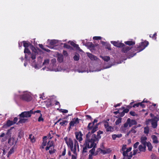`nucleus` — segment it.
I'll return each instance as SVG.
<instances>
[{"label": "nucleus", "instance_id": "nucleus-1", "mask_svg": "<svg viewBox=\"0 0 159 159\" xmlns=\"http://www.w3.org/2000/svg\"><path fill=\"white\" fill-rule=\"evenodd\" d=\"M91 143H92V142L90 141L89 140H85V142L83 145V150L82 151L83 153L87 152L88 149H90L93 148L89 151L90 154L94 155L95 156L97 154V153L96 154H95V148H96L97 145L96 143H94L93 145H92V146L91 148Z\"/></svg>", "mask_w": 159, "mask_h": 159}, {"label": "nucleus", "instance_id": "nucleus-2", "mask_svg": "<svg viewBox=\"0 0 159 159\" xmlns=\"http://www.w3.org/2000/svg\"><path fill=\"white\" fill-rule=\"evenodd\" d=\"M88 134L86 135V140H89L90 141L92 142L91 148L92 146L94 143L97 141H98V140L101 139V136L100 134L103 133V131L101 130H99L97 132V135L94 134H92L91 132V130L89 131Z\"/></svg>", "mask_w": 159, "mask_h": 159}, {"label": "nucleus", "instance_id": "nucleus-3", "mask_svg": "<svg viewBox=\"0 0 159 159\" xmlns=\"http://www.w3.org/2000/svg\"><path fill=\"white\" fill-rule=\"evenodd\" d=\"M98 121V120L97 119H95L92 123L90 122L88 124L87 126L88 129L89 131L91 130V132L92 134L94 133L98 129V126L99 124H96L94 125L95 123L97 122Z\"/></svg>", "mask_w": 159, "mask_h": 159}, {"label": "nucleus", "instance_id": "nucleus-4", "mask_svg": "<svg viewBox=\"0 0 159 159\" xmlns=\"http://www.w3.org/2000/svg\"><path fill=\"white\" fill-rule=\"evenodd\" d=\"M122 47V52L126 53L129 51L128 54L129 58H130L136 55V53H134L135 52H134V49L133 48H130L129 47H125V46Z\"/></svg>", "mask_w": 159, "mask_h": 159}, {"label": "nucleus", "instance_id": "nucleus-5", "mask_svg": "<svg viewBox=\"0 0 159 159\" xmlns=\"http://www.w3.org/2000/svg\"><path fill=\"white\" fill-rule=\"evenodd\" d=\"M148 44L149 42L147 41H145L143 42H141L138 45H137V47H134V48H133L134 49V52L137 51V52H139L144 49Z\"/></svg>", "mask_w": 159, "mask_h": 159}, {"label": "nucleus", "instance_id": "nucleus-6", "mask_svg": "<svg viewBox=\"0 0 159 159\" xmlns=\"http://www.w3.org/2000/svg\"><path fill=\"white\" fill-rule=\"evenodd\" d=\"M13 128V127H11L10 129L7 130V133L6 134H5L4 133H2L0 135V137H3L1 140V142H4L7 139H9V138H11V131L12 129Z\"/></svg>", "mask_w": 159, "mask_h": 159}, {"label": "nucleus", "instance_id": "nucleus-7", "mask_svg": "<svg viewBox=\"0 0 159 159\" xmlns=\"http://www.w3.org/2000/svg\"><path fill=\"white\" fill-rule=\"evenodd\" d=\"M20 98L22 100L27 102H29L31 100L32 98L30 95L28 93H25L20 96Z\"/></svg>", "mask_w": 159, "mask_h": 159}, {"label": "nucleus", "instance_id": "nucleus-8", "mask_svg": "<svg viewBox=\"0 0 159 159\" xmlns=\"http://www.w3.org/2000/svg\"><path fill=\"white\" fill-rule=\"evenodd\" d=\"M79 119L78 118H74V119H72V120L69 123V126L67 129L70 131L72 127L75 126L76 125L79 123Z\"/></svg>", "mask_w": 159, "mask_h": 159}, {"label": "nucleus", "instance_id": "nucleus-9", "mask_svg": "<svg viewBox=\"0 0 159 159\" xmlns=\"http://www.w3.org/2000/svg\"><path fill=\"white\" fill-rule=\"evenodd\" d=\"M33 114V111L32 110L29 111H25L22 112L19 115V116L20 118L29 117H30L31 115Z\"/></svg>", "mask_w": 159, "mask_h": 159}, {"label": "nucleus", "instance_id": "nucleus-10", "mask_svg": "<svg viewBox=\"0 0 159 159\" xmlns=\"http://www.w3.org/2000/svg\"><path fill=\"white\" fill-rule=\"evenodd\" d=\"M105 128L106 129L107 132H113L114 130V128L112 126L109 125V123L107 122H105L104 123Z\"/></svg>", "mask_w": 159, "mask_h": 159}, {"label": "nucleus", "instance_id": "nucleus-11", "mask_svg": "<svg viewBox=\"0 0 159 159\" xmlns=\"http://www.w3.org/2000/svg\"><path fill=\"white\" fill-rule=\"evenodd\" d=\"M111 43L115 46L118 48L123 47L125 46V45L124 43H119L118 42L111 41Z\"/></svg>", "mask_w": 159, "mask_h": 159}, {"label": "nucleus", "instance_id": "nucleus-12", "mask_svg": "<svg viewBox=\"0 0 159 159\" xmlns=\"http://www.w3.org/2000/svg\"><path fill=\"white\" fill-rule=\"evenodd\" d=\"M75 134L76 138L77 140H78L80 142L83 139L82 137L83 134L81 131L75 132Z\"/></svg>", "mask_w": 159, "mask_h": 159}, {"label": "nucleus", "instance_id": "nucleus-13", "mask_svg": "<svg viewBox=\"0 0 159 159\" xmlns=\"http://www.w3.org/2000/svg\"><path fill=\"white\" fill-rule=\"evenodd\" d=\"M54 147L53 142L52 141H49L47 144V146L45 148V149L47 151L50 149L51 148Z\"/></svg>", "mask_w": 159, "mask_h": 159}, {"label": "nucleus", "instance_id": "nucleus-14", "mask_svg": "<svg viewBox=\"0 0 159 159\" xmlns=\"http://www.w3.org/2000/svg\"><path fill=\"white\" fill-rule=\"evenodd\" d=\"M8 143L10 146H12L16 143V142L15 141V139L13 138H9L8 139Z\"/></svg>", "mask_w": 159, "mask_h": 159}, {"label": "nucleus", "instance_id": "nucleus-15", "mask_svg": "<svg viewBox=\"0 0 159 159\" xmlns=\"http://www.w3.org/2000/svg\"><path fill=\"white\" fill-rule=\"evenodd\" d=\"M151 120L152 122L151 124L152 127L153 128H156L157 126V121L154 119H151Z\"/></svg>", "mask_w": 159, "mask_h": 159}, {"label": "nucleus", "instance_id": "nucleus-16", "mask_svg": "<svg viewBox=\"0 0 159 159\" xmlns=\"http://www.w3.org/2000/svg\"><path fill=\"white\" fill-rule=\"evenodd\" d=\"M147 138L146 137H142L141 138V142L143 145H146L147 143L146 142Z\"/></svg>", "mask_w": 159, "mask_h": 159}, {"label": "nucleus", "instance_id": "nucleus-17", "mask_svg": "<svg viewBox=\"0 0 159 159\" xmlns=\"http://www.w3.org/2000/svg\"><path fill=\"white\" fill-rule=\"evenodd\" d=\"M122 136V134H114L112 135V138L113 140H116V138H120Z\"/></svg>", "mask_w": 159, "mask_h": 159}, {"label": "nucleus", "instance_id": "nucleus-18", "mask_svg": "<svg viewBox=\"0 0 159 159\" xmlns=\"http://www.w3.org/2000/svg\"><path fill=\"white\" fill-rule=\"evenodd\" d=\"M151 138L152 139L153 143L155 144H157L158 143L157 137L155 135H152Z\"/></svg>", "mask_w": 159, "mask_h": 159}, {"label": "nucleus", "instance_id": "nucleus-19", "mask_svg": "<svg viewBox=\"0 0 159 159\" xmlns=\"http://www.w3.org/2000/svg\"><path fill=\"white\" fill-rule=\"evenodd\" d=\"M146 145H143V146L142 145H139V150L140 152H144L146 151Z\"/></svg>", "mask_w": 159, "mask_h": 159}, {"label": "nucleus", "instance_id": "nucleus-20", "mask_svg": "<svg viewBox=\"0 0 159 159\" xmlns=\"http://www.w3.org/2000/svg\"><path fill=\"white\" fill-rule=\"evenodd\" d=\"M67 144L68 146L70 147V148H72V147H73V143L72 139H69L68 142V143L67 142Z\"/></svg>", "mask_w": 159, "mask_h": 159}, {"label": "nucleus", "instance_id": "nucleus-21", "mask_svg": "<svg viewBox=\"0 0 159 159\" xmlns=\"http://www.w3.org/2000/svg\"><path fill=\"white\" fill-rule=\"evenodd\" d=\"M129 127H131L134 125H136L137 124V122L134 120H131L129 123Z\"/></svg>", "mask_w": 159, "mask_h": 159}, {"label": "nucleus", "instance_id": "nucleus-22", "mask_svg": "<svg viewBox=\"0 0 159 159\" xmlns=\"http://www.w3.org/2000/svg\"><path fill=\"white\" fill-rule=\"evenodd\" d=\"M125 43L129 46H131L134 45L135 44V42L134 41H127L125 42Z\"/></svg>", "mask_w": 159, "mask_h": 159}, {"label": "nucleus", "instance_id": "nucleus-23", "mask_svg": "<svg viewBox=\"0 0 159 159\" xmlns=\"http://www.w3.org/2000/svg\"><path fill=\"white\" fill-rule=\"evenodd\" d=\"M68 121L67 120H62L61 122L60 123V125L61 126H65L67 125Z\"/></svg>", "mask_w": 159, "mask_h": 159}, {"label": "nucleus", "instance_id": "nucleus-24", "mask_svg": "<svg viewBox=\"0 0 159 159\" xmlns=\"http://www.w3.org/2000/svg\"><path fill=\"white\" fill-rule=\"evenodd\" d=\"M57 43V41L56 40H52L50 41L49 43L50 45L51 46H56Z\"/></svg>", "mask_w": 159, "mask_h": 159}, {"label": "nucleus", "instance_id": "nucleus-25", "mask_svg": "<svg viewBox=\"0 0 159 159\" xmlns=\"http://www.w3.org/2000/svg\"><path fill=\"white\" fill-rule=\"evenodd\" d=\"M146 145L148 147V150L150 151H152V146L151 143L150 142H148L147 143Z\"/></svg>", "mask_w": 159, "mask_h": 159}, {"label": "nucleus", "instance_id": "nucleus-26", "mask_svg": "<svg viewBox=\"0 0 159 159\" xmlns=\"http://www.w3.org/2000/svg\"><path fill=\"white\" fill-rule=\"evenodd\" d=\"M88 56L89 57L91 60H95L97 58V57L93 55L92 54L89 53L88 55Z\"/></svg>", "mask_w": 159, "mask_h": 159}, {"label": "nucleus", "instance_id": "nucleus-27", "mask_svg": "<svg viewBox=\"0 0 159 159\" xmlns=\"http://www.w3.org/2000/svg\"><path fill=\"white\" fill-rule=\"evenodd\" d=\"M22 42L23 44V46L25 48H28L30 45V43L26 42L25 41H23Z\"/></svg>", "mask_w": 159, "mask_h": 159}, {"label": "nucleus", "instance_id": "nucleus-28", "mask_svg": "<svg viewBox=\"0 0 159 159\" xmlns=\"http://www.w3.org/2000/svg\"><path fill=\"white\" fill-rule=\"evenodd\" d=\"M13 124H14L13 123V121H11L9 120H7L6 125L8 127L10 126Z\"/></svg>", "mask_w": 159, "mask_h": 159}, {"label": "nucleus", "instance_id": "nucleus-29", "mask_svg": "<svg viewBox=\"0 0 159 159\" xmlns=\"http://www.w3.org/2000/svg\"><path fill=\"white\" fill-rule=\"evenodd\" d=\"M54 148V147H52L50 148V150H49V152L50 154H52L55 152L56 150Z\"/></svg>", "mask_w": 159, "mask_h": 159}, {"label": "nucleus", "instance_id": "nucleus-30", "mask_svg": "<svg viewBox=\"0 0 159 159\" xmlns=\"http://www.w3.org/2000/svg\"><path fill=\"white\" fill-rule=\"evenodd\" d=\"M29 138L30 139V141L32 143H34L35 142L34 136H33L32 134L29 135Z\"/></svg>", "mask_w": 159, "mask_h": 159}, {"label": "nucleus", "instance_id": "nucleus-31", "mask_svg": "<svg viewBox=\"0 0 159 159\" xmlns=\"http://www.w3.org/2000/svg\"><path fill=\"white\" fill-rule=\"evenodd\" d=\"M130 121V118H128L125 123L124 125V126L125 128L127 127L128 125H129V123Z\"/></svg>", "mask_w": 159, "mask_h": 159}, {"label": "nucleus", "instance_id": "nucleus-32", "mask_svg": "<svg viewBox=\"0 0 159 159\" xmlns=\"http://www.w3.org/2000/svg\"><path fill=\"white\" fill-rule=\"evenodd\" d=\"M102 58L104 61L107 62L110 60V57L109 56L102 57Z\"/></svg>", "mask_w": 159, "mask_h": 159}, {"label": "nucleus", "instance_id": "nucleus-33", "mask_svg": "<svg viewBox=\"0 0 159 159\" xmlns=\"http://www.w3.org/2000/svg\"><path fill=\"white\" fill-rule=\"evenodd\" d=\"M63 57L62 55H60L58 56L57 60L60 62H62L63 60Z\"/></svg>", "mask_w": 159, "mask_h": 159}, {"label": "nucleus", "instance_id": "nucleus-34", "mask_svg": "<svg viewBox=\"0 0 159 159\" xmlns=\"http://www.w3.org/2000/svg\"><path fill=\"white\" fill-rule=\"evenodd\" d=\"M149 132V128L148 127H146L144 128V133L145 134H148Z\"/></svg>", "mask_w": 159, "mask_h": 159}, {"label": "nucleus", "instance_id": "nucleus-35", "mask_svg": "<svg viewBox=\"0 0 159 159\" xmlns=\"http://www.w3.org/2000/svg\"><path fill=\"white\" fill-rule=\"evenodd\" d=\"M47 137L46 136H44L43 137V142H42V145H43V146H45L47 144V141L45 139H46Z\"/></svg>", "mask_w": 159, "mask_h": 159}, {"label": "nucleus", "instance_id": "nucleus-36", "mask_svg": "<svg viewBox=\"0 0 159 159\" xmlns=\"http://www.w3.org/2000/svg\"><path fill=\"white\" fill-rule=\"evenodd\" d=\"M64 48L70 49H72L73 48L72 47L66 43H64Z\"/></svg>", "mask_w": 159, "mask_h": 159}, {"label": "nucleus", "instance_id": "nucleus-37", "mask_svg": "<svg viewBox=\"0 0 159 159\" xmlns=\"http://www.w3.org/2000/svg\"><path fill=\"white\" fill-rule=\"evenodd\" d=\"M27 120V119H20L19 121L18 124L25 123Z\"/></svg>", "mask_w": 159, "mask_h": 159}, {"label": "nucleus", "instance_id": "nucleus-38", "mask_svg": "<svg viewBox=\"0 0 159 159\" xmlns=\"http://www.w3.org/2000/svg\"><path fill=\"white\" fill-rule=\"evenodd\" d=\"M24 52L25 53H27L28 55H30L31 52L30 51L28 48H25L24 50Z\"/></svg>", "mask_w": 159, "mask_h": 159}, {"label": "nucleus", "instance_id": "nucleus-39", "mask_svg": "<svg viewBox=\"0 0 159 159\" xmlns=\"http://www.w3.org/2000/svg\"><path fill=\"white\" fill-rule=\"evenodd\" d=\"M122 118L120 117L115 122V124L116 125H119L121 122Z\"/></svg>", "mask_w": 159, "mask_h": 159}, {"label": "nucleus", "instance_id": "nucleus-40", "mask_svg": "<svg viewBox=\"0 0 159 159\" xmlns=\"http://www.w3.org/2000/svg\"><path fill=\"white\" fill-rule=\"evenodd\" d=\"M71 151L73 152V153L75 155H77V153L76 152V148L74 147L73 148V147H72V148H70Z\"/></svg>", "mask_w": 159, "mask_h": 159}, {"label": "nucleus", "instance_id": "nucleus-41", "mask_svg": "<svg viewBox=\"0 0 159 159\" xmlns=\"http://www.w3.org/2000/svg\"><path fill=\"white\" fill-rule=\"evenodd\" d=\"M49 60L48 59H45L43 63V65H46L48 64Z\"/></svg>", "mask_w": 159, "mask_h": 159}, {"label": "nucleus", "instance_id": "nucleus-42", "mask_svg": "<svg viewBox=\"0 0 159 159\" xmlns=\"http://www.w3.org/2000/svg\"><path fill=\"white\" fill-rule=\"evenodd\" d=\"M31 49L34 53H38V52L35 48L33 45H32Z\"/></svg>", "mask_w": 159, "mask_h": 159}, {"label": "nucleus", "instance_id": "nucleus-43", "mask_svg": "<svg viewBox=\"0 0 159 159\" xmlns=\"http://www.w3.org/2000/svg\"><path fill=\"white\" fill-rule=\"evenodd\" d=\"M157 33H155L152 36L151 34L150 35L149 37L150 38H152L153 39L156 40L157 39Z\"/></svg>", "mask_w": 159, "mask_h": 159}, {"label": "nucleus", "instance_id": "nucleus-44", "mask_svg": "<svg viewBox=\"0 0 159 159\" xmlns=\"http://www.w3.org/2000/svg\"><path fill=\"white\" fill-rule=\"evenodd\" d=\"M46 106L47 107L49 108L50 107L52 106V102L51 101H49L47 103Z\"/></svg>", "mask_w": 159, "mask_h": 159}, {"label": "nucleus", "instance_id": "nucleus-45", "mask_svg": "<svg viewBox=\"0 0 159 159\" xmlns=\"http://www.w3.org/2000/svg\"><path fill=\"white\" fill-rule=\"evenodd\" d=\"M89 47L90 49H93L95 47V46L94 44L91 43H90Z\"/></svg>", "mask_w": 159, "mask_h": 159}, {"label": "nucleus", "instance_id": "nucleus-46", "mask_svg": "<svg viewBox=\"0 0 159 159\" xmlns=\"http://www.w3.org/2000/svg\"><path fill=\"white\" fill-rule=\"evenodd\" d=\"M126 145H123L122 146V148L120 150V152H122V151L123 152L126 149Z\"/></svg>", "mask_w": 159, "mask_h": 159}, {"label": "nucleus", "instance_id": "nucleus-47", "mask_svg": "<svg viewBox=\"0 0 159 159\" xmlns=\"http://www.w3.org/2000/svg\"><path fill=\"white\" fill-rule=\"evenodd\" d=\"M79 57L80 56L79 55H75L74 57L73 58L75 61H78L79 60Z\"/></svg>", "mask_w": 159, "mask_h": 159}, {"label": "nucleus", "instance_id": "nucleus-48", "mask_svg": "<svg viewBox=\"0 0 159 159\" xmlns=\"http://www.w3.org/2000/svg\"><path fill=\"white\" fill-rule=\"evenodd\" d=\"M128 152H127L126 150V151H124L123 152L122 154L123 155L124 157H128Z\"/></svg>", "mask_w": 159, "mask_h": 159}, {"label": "nucleus", "instance_id": "nucleus-49", "mask_svg": "<svg viewBox=\"0 0 159 159\" xmlns=\"http://www.w3.org/2000/svg\"><path fill=\"white\" fill-rule=\"evenodd\" d=\"M122 109H123V111L125 113H127L129 111V109L128 108L125 109L124 107H121Z\"/></svg>", "mask_w": 159, "mask_h": 159}, {"label": "nucleus", "instance_id": "nucleus-50", "mask_svg": "<svg viewBox=\"0 0 159 159\" xmlns=\"http://www.w3.org/2000/svg\"><path fill=\"white\" fill-rule=\"evenodd\" d=\"M66 148H64L63 149V151L62 152V154L61 155H60V157H61V156H64L65 155L66 153Z\"/></svg>", "mask_w": 159, "mask_h": 159}, {"label": "nucleus", "instance_id": "nucleus-51", "mask_svg": "<svg viewBox=\"0 0 159 159\" xmlns=\"http://www.w3.org/2000/svg\"><path fill=\"white\" fill-rule=\"evenodd\" d=\"M39 46L40 48L45 51H46L48 52L50 51V50L48 49V51H47L46 49L43 48V46L42 44H39Z\"/></svg>", "mask_w": 159, "mask_h": 159}, {"label": "nucleus", "instance_id": "nucleus-52", "mask_svg": "<svg viewBox=\"0 0 159 159\" xmlns=\"http://www.w3.org/2000/svg\"><path fill=\"white\" fill-rule=\"evenodd\" d=\"M74 48H75L77 49V50H79L80 51H82V50L79 47V45L78 44H76L75 45V46L74 47Z\"/></svg>", "mask_w": 159, "mask_h": 159}, {"label": "nucleus", "instance_id": "nucleus-53", "mask_svg": "<svg viewBox=\"0 0 159 159\" xmlns=\"http://www.w3.org/2000/svg\"><path fill=\"white\" fill-rule=\"evenodd\" d=\"M42 114L40 113V116H39L38 119V121L39 122H40L41 121H43L44 120L43 119L42 117Z\"/></svg>", "mask_w": 159, "mask_h": 159}, {"label": "nucleus", "instance_id": "nucleus-54", "mask_svg": "<svg viewBox=\"0 0 159 159\" xmlns=\"http://www.w3.org/2000/svg\"><path fill=\"white\" fill-rule=\"evenodd\" d=\"M37 53H32L31 54V58L32 60H34L36 58V55Z\"/></svg>", "mask_w": 159, "mask_h": 159}, {"label": "nucleus", "instance_id": "nucleus-55", "mask_svg": "<svg viewBox=\"0 0 159 159\" xmlns=\"http://www.w3.org/2000/svg\"><path fill=\"white\" fill-rule=\"evenodd\" d=\"M130 114L133 116H137V114L135 113V112L133 111H130L129 112Z\"/></svg>", "mask_w": 159, "mask_h": 159}, {"label": "nucleus", "instance_id": "nucleus-56", "mask_svg": "<svg viewBox=\"0 0 159 159\" xmlns=\"http://www.w3.org/2000/svg\"><path fill=\"white\" fill-rule=\"evenodd\" d=\"M101 39L102 38L100 36H94L93 38V39L95 40H101Z\"/></svg>", "mask_w": 159, "mask_h": 159}, {"label": "nucleus", "instance_id": "nucleus-57", "mask_svg": "<svg viewBox=\"0 0 159 159\" xmlns=\"http://www.w3.org/2000/svg\"><path fill=\"white\" fill-rule=\"evenodd\" d=\"M77 147L78 148H79V146L78 144V142L76 140H74V147L76 148Z\"/></svg>", "mask_w": 159, "mask_h": 159}, {"label": "nucleus", "instance_id": "nucleus-58", "mask_svg": "<svg viewBox=\"0 0 159 159\" xmlns=\"http://www.w3.org/2000/svg\"><path fill=\"white\" fill-rule=\"evenodd\" d=\"M139 143L138 142H136L135 143H134V145H133V147H134V149H136V148L137 147H138V145H139Z\"/></svg>", "mask_w": 159, "mask_h": 159}, {"label": "nucleus", "instance_id": "nucleus-59", "mask_svg": "<svg viewBox=\"0 0 159 159\" xmlns=\"http://www.w3.org/2000/svg\"><path fill=\"white\" fill-rule=\"evenodd\" d=\"M54 134V133L53 132V131L52 130H51L49 133V136L50 137V139H51L52 136H51V135Z\"/></svg>", "mask_w": 159, "mask_h": 159}, {"label": "nucleus", "instance_id": "nucleus-60", "mask_svg": "<svg viewBox=\"0 0 159 159\" xmlns=\"http://www.w3.org/2000/svg\"><path fill=\"white\" fill-rule=\"evenodd\" d=\"M106 48L109 50H111V45L110 44H107L106 46Z\"/></svg>", "mask_w": 159, "mask_h": 159}, {"label": "nucleus", "instance_id": "nucleus-61", "mask_svg": "<svg viewBox=\"0 0 159 159\" xmlns=\"http://www.w3.org/2000/svg\"><path fill=\"white\" fill-rule=\"evenodd\" d=\"M99 150H100L101 153H103V154H105L107 153V152H106V150H102L100 148H99Z\"/></svg>", "mask_w": 159, "mask_h": 159}, {"label": "nucleus", "instance_id": "nucleus-62", "mask_svg": "<svg viewBox=\"0 0 159 159\" xmlns=\"http://www.w3.org/2000/svg\"><path fill=\"white\" fill-rule=\"evenodd\" d=\"M130 132L133 133H136V131L134 129V128H132L131 130L129 132L128 134Z\"/></svg>", "mask_w": 159, "mask_h": 159}, {"label": "nucleus", "instance_id": "nucleus-63", "mask_svg": "<svg viewBox=\"0 0 159 159\" xmlns=\"http://www.w3.org/2000/svg\"><path fill=\"white\" fill-rule=\"evenodd\" d=\"M85 116L87 117V119L88 120L90 119L91 120H92L93 119L92 118V117H91V116L90 115H85Z\"/></svg>", "mask_w": 159, "mask_h": 159}, {"label": "nucleus", "instance_id": "nucleus-64", "mask_svg": "<svg viewBox=\"0 0 159 159\" xmlns=\"http://www.w3.org/2000/svg\"><path fill=\"white\" fill-rule=\"evenodd\" d=\"M51 63H52V64L54 65L55 63L56 62V59L55 58H53L52 59L51 61Z\"/></svg>", "mask_w": 159, "mask_h": 159}]
</instances>
